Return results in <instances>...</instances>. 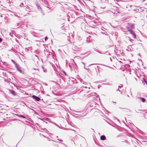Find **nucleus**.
<instances>
[{"mask_svg": "<svg viewBox=\"0 0 147 147\" xmlns=\"http://www.w3.org/2000/svg\"><path fill=\"white\" fill-rule=\"evenodd\" d=\"M128 26L126 27V28L128 30V31L129 30H131V29H134V24L128 23Z\"/></svg>", "mask_w": 147, "mask_h": 147, "instance_id": "nucleus-1", "label": "nucleus"}, {"mask_svg": "<svg viewBox=\"0 0 147 147\" xmlns=\"http://www.w3.org/2000/svg\"><path fill=\"white\" fill-rule=\"evenodd\" d=\"M131 34L132 36V37L134 38H136V34L135 32L132 30H129L128 31Z\"/></svg>", "mask_w": 147, "mask_h": 147, "instance_id": "nucleus-2", "label": "nucleus"}, {"mask_svg": "<svg viewBox=\"0 0 147 147\" xmlns=\"http://www.w3.org/2000/svg\"><path fill=\"white\" fill-rule=\"evenodd\" d=\"M32 98L36 100L37 101H39L40 100V98L39 97L35 96V95H32Z\"/></svg>", "mask_w": 147, "mask_h": 147, "instance_id": "nucleus-3", "label": "nucleus"}, {"mask_svg": "<svg viewBox=\"0 0 147 147\" xmlns=\"http://www.w3.org/2000/svg\"><path fill=\"white\" fill-rule=\"evenodd\" d=\"M26 5V3L25 2L24 3H21L20 5V6L21 7H25V5Z\"/></svg>", "mask_w": 147, "mask_h": 147, "instance_id": "nucleus-4", "label": "nucleus"}, {"mask_svg": "<svg viewBox=\"0 0 147 147\" xmlns=\"http://www.w3.org/2000/svg\"><path fill=\"white\" fill-rule=\"evenodd\" d=\"M100 139L101 140H106V138L105 136L102 135L101 136Z\"/></svg>", "mask_w": 147, "mask_h": 147, "instance_id": "nucleus-5", "label": "nucleus"}, {"mask_svg": "<svg viewBox=\"0 0 147 147\" xmlns=\"http://www.w3.org/2000/svg\"><path fill=\"white\" fill-rule=\"evenodd\" d=\"M9 91L12 94L14 95H16V94L15 93V92L12 90H10Z\"/></svg>", "mask_w": 147, "mask_h": 147, "instance_id": "nucleus-6", "label": "nucleus"}, {"mask_svg": "<svg viewBox=\"0 0 147 147\" xmlns=\"http://www.w3.org/2000/svg\"><path fill=\"white\" fill-rule=\"evenodd\" d=\"M16 68L17 70L18 71H19L21 73H22V71L21 70V69L19 68V67H18L17 66V65H16Z\"/></svg>", "mask_w": 147, "mask_h": 147, "instance_id": "nucleus-7", "label": "nucleus"}, {"mask_svg": "<svg viewBox=\"0 0 147 147\" xmlns=\"http://www.w3.org/2000/svg\"><path fill=\"white\" fill-rule=\"evenodd\" d=\"M139 98L143 102H144L146 101V99L144 98L140 97Z\"/></svg>", "mask_w": 147, "mask_h": 147, "instance_id": "nucleus-8", "label": "nucleus"}, {"mask_svg": "<svg viewBox=\"0 0 147 147\" xmlns=\"http://www.w3.org/2000/svg\"><path fill=\"white\" fill-rule=\"evenodd\" d=\"M19 117H21L23 118H25V117H24V116L22 115H20L19 116Z\"/></svg>", "mask_w": 147, "mask_h": 147, "instance_id": "nucleus-9", "label": "nucleus"}, {"mask_svg": "<svg viewBox=\"0 0 147 147\" xmlns=\"http://www.w3.org/2000/svg\"><path fill=\"white\" fill-rule=\"evenodd\" d=\"M39 10H41V8L39 6H37Z\"/></svg>", "mask_w": 147, "mask_h": 147, "instance_id": "nucleus-10", "label": "nucleus"}, {"mask_svg": "<svg viewBox=\"0 0 147 147\" xmlns=\"http://www.w3.org/2000/svg\"><path fill=\"white\" fill-rule=\"evenodd\" d=\"M11 61H12V62L13 63H14L15 65H16H16H17V64H16V63L15 62V61H14L13 60H11Z\"/></svg>", "mask_w": 147, "mask_h": 147, "instance_id": "nucleus-11", "label": "nucleus"}, {"mask_svg": "<svg viewBox=\"0 0 147 147\" xmlns=\"http://www.w3.org/2000/svg\"><path fill=\"white\" fill-rule=\"evenodd\" d=\"M82 63L84 65V68L86 69H87L85 67V63H84V62H82Z\"/></svg>", "mask_w": 147, "mask_h": 147, "instance_id": "nucleus-12", "label": "nucleus"}, {"mask_svg": "<svg viewBox=\"0 0 147 147\" xmlns=\"http://www.w3.org/2000/svg\"><path fill=\"white\" fill-rule=\"evenodd\" d=\"M82 63L84 65V68L86 69H87L85 67V63H84V62H82Z\"/></svg>", "mask_w": 147, "mask_h": 147, "instance_id": "nucleus-13", "label": "nucleus"}, {"mask_svg": "<svg viewBox=\"0 0 147 147\" xmlns=\"http://www.w3.org/2000/svg\"><path fill=\"white\" fill-rule=\"evenodd\" d=\"M94 50H95V51H97V52H98V53H100V52L99 51H98L97 49H95Z\"/></svg>", "mask_w": 147, "mask_h": 147, "instance_id": "nucleus-14", "label": "nucleus"}, {"mask_svg": "<svg viewBox=\"0 0 147 147\" xmlns=\"http://www.w3.org/2000/svg\"><path fill=\"white\" fill-rule=\"evenodd\" d=\"M57 140L60 142H62L63 141L61 139H57Z\"/></svg>", "mask_w": 147, "mask_h": 147, "instance_id": "nucleus-15", "label": "nucleus"}, {"mask_svg": "<svg viewBox=\"0 0 147 147\" xmlns=\"http://www.w3.org/2000/svg\"><path fill=\"white\" fill-rule=\"evenodd\" d=\"M127 38L129 40L131 41V40H132V39H131L129 37H127Z\"/></svg>", "mask_w": 147, "mask_h": 147, "instance_id": "nucleus-16", "label": "nucleus"}, {"mask_svg": "<svg viewBox=\"0 0 147 147\" xmlns=\"http://www.w3.org/2000/svg\"><path fill=\"white\" fill-rule=\"evenodd\" d=\"M62 72L66 76L67 75L66 73L64 71H63Z\"/></svg>", "mask_w": 147, "mask_h": 147, "instance_id": "nucleus-17", "label": "nucleus"}, {"mask_svg": "<svg viewBox=\"0 0 147 147\" xmlns=\"http://www.w3.org/2000/svg\"><path fill=\"white\" fill-rule=\"evenodd\" d=\"M48 39V38L47 37H46L45 38V40H46Z\"/></svg>", "mask_w": 147, "mask_h": 147, "instance_id": "nucleus-18", "label": "nucleus"}, {"mask_svg": "<svg viewBox=\"0 0 147 147\" xmlns=\"http://www.w3.org/2000/svg\"><path fill=\"white\" fill-rule=\"evenodd\" d=\"M16 25H17V28H19V27H20L19 26H18V24L17 23V24H16Z\"/></svg>", "mask_w": 147, "mask_h": 147, "instance_id": "nucleus-19", "label": "nucleus"}, {"mask_svg": "<svg viewBox=\"0 0 147 147\" xmlns=\"http://www.w3.org/2000/svg\"><path fill=\"white\" fill-rule=\"evenodd\" d=\"M118 90H119V92H120V90H119V88H118L117 89V90H116V91H118Z\"/></svg>", "mask_w": 147, "mask_h": 147, "instance_id": "nucleus-20", "label": "nucleus"}, {"mask_svg": "<svg viewBox=\"0 0 147 147\" xmlns=\"http://www.w3.org/2000/svg\"><path fill=\"white\" fill-rule=\"evenodd\" d=\"M9 35L11 36H13L12 35H11V33H9Z\"/></svg>", "mask_w": 147, "mask_h": 147, "instance_id": "nucleus-21", "label": "nucleus"}, {"mask_svg": "<svg viewBox=\"0 0 147 147\" xmlns=\"http://www.w3.org/2000/svg\"><path fill=\"white\" fill-rule=\"evenodd\" d=\"M28 6H27L26 7V8H28ZM26 10H26V9H25Z\"/></svg>", "mask_w": 147, "mask_h": 147, "instance_id": "nucleus-22", "label": "nucleus"}, {"mask_svg": "<svg viewBox=\"0 0 147 147\" xmlns=\"http://www.w3.org/2000/svg\"><path fill=\"white\" fill-rule=\"evenodd\" d=\"M119 88H121V86H119L118 87Z\"/></svg>", "mask_w": 147, "mask_h": 147, "instance_id": "nucleus-23", "label": "nucleus"}, {"mask_svg": "<svg viewBox=\"0 0 147 147\" xmlns=\"http://www.w3.org/2000/svg\"><path fill=\"white\" fill-rule=\"evenodd\" d=\"M110 59L111 61H112V59H111V58H110Z\"/></svg>", "mask_w": 147, "mask_h": 147, "instance_id": "nucleus-24", "label": "nucleus"}, {"mask_svg": "<svg viewBox=\"0 0 147 147\" xmlns=\"http://www.w3.org/2000/svg\"><path fill=\"white\" fill-rule=\"evenodd\" d=\"M63 26H61V28H62V29H63L62 28H63Z\"/></svg>", "mask_w": 147, "mask_h": 147, "instance_id": "nucleus-25", "label": "nucleus"}, {"mask_svg": "<svg viewBox=\"0 0 147 147\" xmlns=\"http://www.w3.org/2000/svg\"><path fill=\"white\" fill-rule=\"evenodd\" d=\"M33 69L34 70H36V69H35V68H33Z\"/></svg>", "mask_w": 147, "mask_h": 147, "instance_id": "nucleus-26", "label": "nucleus"}, {"mask_svg": "<svg viewBox=\"0 0 147 147\" xmlns=\"http://www.w3.org/2000/svg\"><path fill=\"white\" fill-rule=\"evenodd\" d=\"M146 85H147V82H146Z\"/></svg>", "mask_w": 147, "mask_h": 147, "instance_id": "nucleus-27", "label": "nucleus"}, {"mask_svg": "<svg viewBox=\"0 0 147 147\" xmlns=\"http://www.w3.org/2000/svg\"><path fill=\"white\" fill-rule=\"evenodd\" d=\"M144 1H145V0H143V1H142V2H144Z\"/></svg>", "mask_w": 147, "mask_h": 147, "instance_id": "nucleus-28", "label": "nucleus"}, {"mask_svg": "<svg viewBox=\"0 0 147 147\" xmlns=\"http://www.w3.org/2000/svg\"><path fill=\"white\" fill-rule=\"evenodd\" d=\"M144 82L145 83H146V81H145V80H144Z\"/></svg>", "mask_w": 147, "mask_h": 147, "instance_id": "nucleus-29", "label": "nucleus"}, {"mask_svg": "<svg viewBox=\"0 0 147 147\" xmlns=\"http://www.w3.org/2000/svg\"><path fill=\"white\" fill-rule=\"evenodd\" d=\"M1 17H2V16H1Z\"/></svg>", "mask_w": 147, "mask_h": 147, "instance_id": "nucleus-30", "label": "nucleus"}, {"mask_svg": "<svg viewBox=\"0 0 147 147\" xmlns=\"http://www.w3.org/2000/svg\"><path fill=\"white\" fill-rule=\"evenodd\" d=\"M56 137H57V138H58V136H57Z\"/></svg>", "mask_w": 147, "mask_h": 147, "instance_id": "nucleus-31", "label": "nucleus"}, {"mask_svg": "<svg viewBox=\"0 0 147 147\" xmlns=\"http://www.w3.org/2000/svg\"><path fill=\"white\" fill-rule=\"evenodd\" d=\"M52 141H53V142H55L54 141V140H52Z\"/></svg>", "mask_w": 147, "mask_h": 147, "instance_id": "nucleus-32", "label": "nucleus"}]
</instances>
